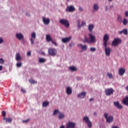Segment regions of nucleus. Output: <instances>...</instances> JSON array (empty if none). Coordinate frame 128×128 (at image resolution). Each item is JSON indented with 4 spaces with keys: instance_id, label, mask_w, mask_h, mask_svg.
Wrapping results in <instances>:
<instances>
[{
    "instance_id": "nucleus-55",
    "label": "nucleus",
    "mask_w": 128,
    "mask_h": 128,
    "mask_svg": "<svg viewBox=\"0 0 128 128\" xmlns=\"http://www.w3.org/2000/svg\"><path fill=\"white\" fill-rule=\"evenodd\" d=\"M94 116H96V112H94Z\"/></svg>"
},
{
    "instance_id": "nucleus-17",
    "label": "nucleus",
    "mask_w": 128,
    "mask_h": 128,
    "mask_svg": "<svg viewBox=\"0 0 128 128\" xmlns=\"http://www.w3.org/2000/svg\"><path fill=\"white\" fill-rule=\"evenodd\" d=\"M16 37L19 40H22L24 38V35L22 34V33L16 34Z\"/></svg>"
},
{
    "instance_id": "nucleus-7",
    "label": "nucleus",
    "mask_w": 128,
    "mask_h": 128,
    "mask_svg": "<svg viewBox=\"0 0 128 128\" xmlns=\"http://www.w3.org/2000/svg\"><path fill=\"white\" fill-rule=\"evenodd\" d=\"M120 44H122V40L120 38H116L112 42V46H117Z\"/></svg>"
},
{
    "instance_id": "nucleus-48",
    "label": "nucleus",
    "mask_w": 128,
    "mask_h": 128,
    "mask_svg": "<svg viewBox=\"0 0 128 128\" xmlns=\"http://www.w3.org/2000/svg\"><path fill=\"white\" fill-rule=\"evenodd\" d=\"M82 26H86V22L84 21L82 22Z\"/></svg>"
},
{
    "instance_id": "nucleus-44",
    "label": "nucleus",
    "mask_w": 128,
    "mask_h": 128,
    "mask_svg": "<svg viewBox=\"0 0 128 128\" xmlns=\"http://www.w3.org/2000/svg\"><path fill=\"white\" fill-rule=\"evenodd\" d=\"M31 54H32V52H30V51H29L28 52L27 56H30Z\"/></svg>"
},
{
    "instance_id": "nucleus-12",
    "label": "nucleus",
    "mask_w": 128,
    "mask_h": 128,
    "mask_svg": "<svg viewBox=\"0 0 128 128\" xmlns=\"http://www.w3.org/2000/svg\"><path fill=\"white\" fill-rule=\"evenodd\" d=\"M110 52H112V48L108 47L105 48V54L107 56H110Z\"/></svg>"
},
{
    "instance_id": "nucleus-49",
    "label": "nucleus",
    "mask_w": 128,
    "mask_h": 128,
    "mask_svg": "<svg viewBox=\"0 0 128 128\" xmlns=\"http://www.w3.org/2000/svg\"><path fill=\"white\" fill-rule=\"evenodd\" d=\"M125 16H128V11H126L125 12Z\"/></svg>"
},
{
    "instance_id": "nucleus-9",
    "label": "nucleus",
    "mask_w": 128,
    "mask_h": 128,
    "mask_svg": "<svg viewBox=\"0 0 128 128\" xmlns=\"http://www.w3.org/2000/svg\"><path fill=\"white\" fill-rule=\"evenodd\" d=\"M114 106H116V108H118V110H122V106L120 104V102L118 101L114 102Z\"/></svg>"
},
{
    "instance_id": "nucleus-4",
    "label": "nucleus",
    "mask_w": 128,
    "mask_h": 128,
    "mask_svg": "<svg viewBox=\"0 0 128 128\" xmlns=\"http://www.w3.org/2000/svg\"><path fill=\"white\" fill-rule=\"evenodd\" d=\"M48 54L50 56H56V50L54 48H50L48 50Z\"/></svg>"
},
{
    "instance_id": "nucleus-30",
    "label": "nucleus",
    "mask_w": 128,
    "mask_h": 128,
    "mask_svg": "<svg viewBox=\"0 0 128 128\" xmlns=\"http://www.w3.org/2000/svg\"><path fill=\"white\" fill-rule=\"evenodd\" d=\"M117 20L119 22H121L122 20V16H120V15L118 14V19Z\"/></svg>"
},
{
    "instance_id": "nucleus-23",
    "label": "nucleus",
    "mask_w": 128,
    "mask_h": 128,
    "mask_svg": "<svg viewBox=\"0 0 128 128\" xmlns=\"http://www.w3.org/2000/svg\"><path fill=\"white\" fill-rule=\"evenodd\" d=\"M94 24H90L88 26V30L90 32H92V30H94Z\"/></svg>"
},
{
    "instance_id": "nucleus-50",
    "label": "nucleus",
    "mask_w": 128,
    "mask_h": 128,
    "mask_svg": "<svg viewBox=\"0 0 128 128\" xmlns=\"http://www.w3.org/2000/svg\"><path fill=\"white\" fill-rule=\"evenodd\" d=\"M74 46V43L72 42L70 44V46Z\"/></svg>"
},
{
    "instance_id": "nucleus-45",
    "label": "nucleus",
    "mask_w": 128,
    "mask_h": 128,
    "mask_svg": "<svg viewBox=\"0 0 128 128\" xmlns=\"http://www.w3.org/2000/svg\"><path fill=\"white\" fill-rule=\"evenodd\" d=\"M21 90H22V92H24V94L26 92V90L24 89L23 88H21Z\"/></svg>"
},
{
    "instance_id": "nucleus-11",
    "label": "nucleus",
    "mask_w": 128,
    "mask_h": 128,
    "mask_svg": "<svg viewBox=\"0 0 128 128\" xmlns=\"http://www.w3.org/2000/svg\"><path fill=\"white\" fill-rule=\"evenodd\" d=\"M74 10H76V8H74V6H68L66 9V11L69 12H74Z\"/></svg>"
},
{
    "instance_id": "nucleus-37",
    "label": "nucleus",
    "mask_w": 128,
    "mask_h": 128,
    "mask_svg": "<svg viewBox=\"0 0 128 128\" xmlns=\"http://www.w3.org/2000/svg\"><path fill=\"white\" fill-rule=\"evenodd\" d=\"M60 114V111H58V110H54L53 114L54 116L55 114Z\"/></svg>"
},
{
    "instance_id": "nucleus-28",
    "label": "nucleus",
    "mask_w": 128,
    "mask_h": 128,
    "mask_svg": "<svg viewBox=\"0 0 128 128\" xmlns=\"http://www.w3.org/2000/svg\"><path fill=\"white\" fill-rule=\"evenodd\" d=\"M70 70H71V72H76V68L74 66H70L69 67Z\"/></svg>"
},
{
    "instance_id": "nucleus-14",
    "label": "nucleus",
    "mask_w": 128,
    "mask_h": 128,
    "mask_svg": "<svg viewBox=\"0 0 128 128\" xmlns=\"http://www.w3.org/2000/svg\"><path fill=\"white\" fill-rule=\"evenodd\" d=\"M70 40H72V36H69L68 38H63L62 39V42L64 44H66V42H70Z\"/></svg>"
},
{
    "instance_id": "nucleus-25",
    "label": "nucleus",
    "mask_w": 128,
    "mask_h": 128,
    "mask_svg": "<svg viewBox=\"0 0 128 128\" xmlns=\"http://www.w3.org/2000/svg\"><path fill=\"white\" fill-rule=\"evenodd\" d=\"M109 38H110V37L108 36V34H106L104 36L103 40L104 42H108Z\"/></svg>"
},
{
    "instance_id": "nucleus-53",
    "label": "nucleus",
    "mask_w": 128,
    "mask_h": 128,
    "mask_svg": "<svg viewBox=\"0 0 128 128\" xmlns=\"http://www.w3.org/2000/svg\"><path fill=\"white\" fill-rule=\"evenodd\" d=\"M60 128H64V125L61 126Z\"/></svg>"
},
{
    "instance_id": "nucleus-16",
    "label": "nucleus",
    "mask_w": 128,
    "mask_h": 128,
    "mask_svg": "<svg viewBox=\"0 0 128 128\" xmlns=\"http://www.w3.org/2000/svg\"><path fill=\"white\" fill-rule=\"evenodd\" d=\"M126 73V69L123 68H120L118 70V74L120 76H124Z\"/></svg>"
},
{
    "instance_id": "nucleus-15",
    "label": "nucleus",
    "mask_w": 128,
    "mask_h": 128,
    "mask_svg": "<svg viewBox=\"0 0 128 128\" xmlns=\"http://www.w3.org/2000/svg\"><path fill=\"white\" fill-rule=\"evenodd\" d=\"M86 94V92H82L80 94H78V98H84Z\"/></svg>"
},
{
    "instance_id": "nucleus-19",
    "label": "nucleus",
    "mask_w": 128,
    "mask_h": 128,
    "mask_svg": "<svg viewBox=\"0 0 128 128\" xmlns=\"http://www.w3.org/2000/svg\"><path fill=\"white\" fill-rule=\"evenodd\" d=\"M118 33L120 34H125V36H126L128 35V29H124L121 31H119Z\"/></svg>"
},
{
    "instance_id": "nucleus-54",
    "label": "nucleus",
    "mask_w": 128,
    "mask_h": 128,
    "mask_svg": "<svg viewBox=\"0 0 128 128\" xmlns=\"http://www.w3.org/2000/svg\"><path fill=\"white\" fill-rule=\"evenodd\" d=\"M112 128H118L116 126H114L112 127Z\"/></svg>"
},
{
    "instance_id": "nucleus-2",
    "label": "nucleus",
    "mask_w": 128,
    "mask_h": 128,
    "mask_svg": "<svg viewBox=\"0 0 128 128\" xmlns=\"http://www.w3.org/2000/svg\"><path fill=\"white\" fill-rule=\"evenodd\" d=\"M59 22L61 24L64 26L66 28H70V22L66 19H61L60 20Z\"/></svg>"
},
{
    "instance_id": "nucleus-36",
    "label": "nucleus",
    "mask_w": 128,
    "mask_h": 128,
    "mask_svg": "<svg viewBox=\"0 0 128 128\" xmlns=\"http://www.w3.org/2000/svg\"><path fill=\"white\" fill-rule=\"evenodd\" d=\"M29 82L30 84H36V82L34 81V80H29Z\"/></svg>"
},
{
    "instance_id": "nucleus-8",
    "label": "nucleus",
    "mask_w": 128,
    "mask_h": 128,
    "mask_svg": "<svg viewBox=\"0 0 128 128\" xmlns=\"http://www.w3.org/2000/svg\"><path fill=\"white\" fill-rule=\"evenodd\" d=\"M36 32H33L31 34L30 42H31L32 44H34V40H36Z\"/></svg>"
},
{
    "instance_id": "nucleus-6",
    "label": "nucleus",
    "mask_w": 128,
    "mask_h": 128,
    "mask_svg": "<svg viewBox=\"0 0 128 128\" xmlns=\"http://www.w3.org/2000/svg\"><path fill=\"white\" fill-rule=\"evenodd\" d=\"M83 120L88 124L89 128H91L92 126V122L90 120V118L88 116H86L84 117Z\"/></svg>"
},
{
    "instance_id": "nucleus-5",
    "label": "nucleus",
    "mask_w": 128,
    "mask_h": 128,
    "mask_svg": "<svg viewBox=\"0 0 128 128\" xmlns=\"http://www.w3.org/2000/svg\"><path fill=\"white\" fill-rule=\"evenodd\" d=\"M104 92L106 96H110L114 94V89L112 88H108L105 89Z\"/></svg>"
},
{
    "instance_id": "nucleus-22",
    "label": "nucleus",
    "mask_w": 128,
    "mask_h": 128,
    "mask_svg": "<svg viewBox=\"0 0 128 128\" xmlns=\"http://www.w3.org/2000/svg\"><path fill=\"white\" fill-rule=\"evenodd\" d=\"M3 120H6V122H12V118H6L4 117Z\"/></svg>"
},
{
    "instance_id": "nucleus-58",
    "label": "nucleus",
    "mask_w": 128,
    "mask_h": 128,
    "mask_svg": "<svg viewBox=\"0 0 128 128\" xmlns=\"http://www.w3.org/2000/svg\"><path fill=\"white\" fill-rule=\"evenodd\" d=\"M78 28H80V26H78Z\"/></svg>"
},
{
    "instance_id": "nucleus-43",
    "label": "nucleus",
    "mask_w": 128,
    "mask_h": 128,
    "mask_svg": "<svg viewBox=\"0 0 128 128\" xmlns=\"http://www.w3.org/2000/svg\"><path fill=\"white\" fill-rule=\"evenodd\" d=\"M6 111H3L2 112V116H6Z\"/></svg>"
},
{
    "instance_id": "nucleus-27",
    "label": "nucleus",
    "mask_w": 128,
    "mask_h": 128,
    "mask_svg": "<svg viewBox=\"0 0 128 128\" xmlns=\"http://www.w3.org/2000/svg\"><path fill=\"white\" fill-rule=\"evenodd\" d=\"M64 118V114L62 113V112H59V118L60 120H62Z\"/></svg>"
},
{
    "instance_id": "nucleus-24",
    "label": "nucleus",
    "mask_w": 128,
    "mask_h": 128,
    "mask_svg": "<svg viewBox=\"0 0 128 128\" xmlns=\"http://www.w3.org/2000/svg\"><path fill=\"white\" fill-rule=\"evenodd\" d=\"M46 42H50L52 40V37L50 36V35L47 34L46 36Z\"/></svg>"
},
{
    "instance_id": "nucleus-35",
    "label": "nucleus",
    "mask_w": 128,
    "mask_h": 128,
    "mask_svg": "<svg viewBox=\"0 0 128 128\" xmlns=\"http://www.w3.org/2000/svg\"><path fill=\"white\" fill-rule=\"evenodd\" d=\"M107 76L110 78H114L112 74L110 73H108Z\"/></svg>"
},
{
    "instance_id": "nucleus-20",
    "label": "nucleus",
    "mask_w": 128,
    "mask_h": 128,
    "mask_svg": "<svg viewBox=\"0 0 128 128\" xmlns=\"http://www.w3.org/2000/svg\"><path fill=\"white\" fill-rule=\"evenodd\" d=\"M66 92L67 94H72V90L70 87H68L66 90Z\"/></svg>"
},
{
    "instance_id": "nucleus-42",
    "label": "nucleus",
    "mask_w": 128,
    "mask_h": 128,
    "mask_svg": "<svg viewBox=\"0 0 128 128\" xmlns=\"http://www.w3.org/2000/svg\"><path fill=\"white\" fill-rule=\"evenodd\" d=\"M30 119H27L26 120H24L22 121V122L26 124V123L28 122H30Z\"/></svg>"
},
{
    "instance_id": "nucleus-1",
    "label": "nucleus",
    "mask_w": 128,
    "mask_h": 128,
    "mask_svg": "<svg viewBox=\"0 0 128 128\" xmlns=\"http://www.w3.org/2000/svg\"><path fill=\"white\" fill-rule=\"evenodd\" d=\"M90 39L85 36V39L84 42H88V44H90V42H96V36H94L92 33L88 34Z\"/></svg>"
},
{
    "instance_id": "nucleus-13",
    "label": "nucleus",
    "mask_w": 128,
    "mask_h": 128,
    "mask_svg": "<svg viewBox=\"0 0 128 128\" xmlns=\"http://www.w3.org/2000/svg\"><path fill=\"white\" fill-rule=\"evenodd\" d=\"M78 46L80 48H82V50L86 51L88 50V46L86 45H82V44H78Z\"/></svg>"
},
{
    "instance_id": "nucleus-26",
    "label": "nucleus",
    "mask_w": 128,
    "mask_h": 128,
    "mask_svg": "<svg viewBox=\"0 0 128 128\" xmlns=\"http://www.w3.org/2000/svg\"><path fill=\"white\" fill-rule=\"evenodd\" d=\"M16 60H22V58L20 55V53H16Z\"/></svg>"
},
{
    "instance_id": "nucleus-41",
    "label": "nucleus",
    "mask_w": 128,
    "mask_h": 128,
    "mask_svg": "<svg viewBox=\"0 0 128 128\" xmlns=\"http://www.w3.org/2000/svg\"><path fill=\"white\" fill-rule=\"evenodd\" d=\"M22 66V62L17 63V64H16V66L18 68H20V66Z\"/></svg>"
},
{
    "instance_id": "nucleus-31",
    "label": "nucleus",
    "mask_w": 128,
    "mask_h": 128,
    "mask_svg": "<svg viewBox=\"0 0 128 128\" xmlns=\"http://www.w3.org/2000/svg\"><path fill=\"white\" fill-rule=\"evenodd\" d=\"M94 10H98V4H94Z\"/></svg>"
},
{
    "instance_id": "nucleus-29",
    "label": "nucleus",
    "mask_w": 128,
    "mask_h": 128,
    "mask_svg": "<svg viewBox=\"0 0 128 128\" xmlns=\"http://www.w3.org/2000/svg\"><path fill=\"white\" fill-rule=\"evenodd\" d=\"M48 104H50V102L46 101L43 102L42 104V106H44V108H46V106H48Z\"/></svg>"
},
{
    "instance_id": "nucleus-57",
    "label": "nucleus",
    "mask_w": 128,
    "mask_h": 128,
    "mask_svg": "<svg viewBox=\"0 0 128 128\" xmlns=\"http://www.w3.org/2000/svg\"><path fill=\"white\" fill-rule=\"evenodd\" d=\"M106 10L108 9V6H106Z\"/></svg>"
},
{
    "instance_id": "nucleus-52",
    "label": "nucleus",
    "mask_w": 128,
    "mask_h": 128,
    "mask_svg": "<svg viewBox=\"0 0 128 128\" xmlns=\"http://www.w3.org/2000/svg\"><path fill=\"white\" fill-rule=\"evenodd\" d=\"M2 70V66H0V70Z\"/></svg>"
},
{
    "instance_id": "nucleus-38",
    "label": "nucleus",
    "mask_w": 128,
    "mask_h": 128,
    "mask_svg": "<svg viewBox=\"0 0 128 128\" xmlns=\"http://www.w3.org/2000/svg\"><path fill=\"white\" fill-rule=\"evenodd\" d=\"M0 64H4V60L2 58H0Z\"/></svg>"
},
{
    "instance_id": "nucleus-47",
    "label": "nucleus",
    "mask_w": 128,
    "mask_h": 128,
    "mask_svg": "<svg viewBox=\"0 0 128 128\" xmlns=\"http://www.w3.org/2000/svg\"><path fill=\"white\" fill-rule=\"evenodd\" d=\"M4 42V40H2V38H0V44H2Z\"/></svg>"
},
{
    "instance_id": "nucleus-18",
    "label": "nucleus",
    "mask_w": 128,
    "mask_h": 128,
    "mask_svg": "<svg viewBox=\"0 0 128 128\" xmlns=\"http://www.w3.org/2000/svg\"><path fill=\"white\" fill-rule=\"evenodd\" d=\"M42 20H43L44 23L45 24H50V20L49 18H46L43 17Z\"/></svg>"
},
{
    "instance_id": "nucleus-32",
    "label": "nucleus",
    "mask_w": 128,
    "mask_h": 128,
    "mask_svg": "<svg viewBox=\"0 0 128 128\" xmlns=\"http://www.w3.org/2000/svg\"><path fill=\"white\" fill-rule=\"evenodd\" d=\"M128 24V20H126V18L124 19V20H123V24L124 26H126V24Z\"/></svg>"
},
{
    "instance_id": "nucleus-46",
    "label": "nucleus",
    "mask_w": 128,
    "mask_h": 128,
    "mask_svg": "<svg viewBox=\"0 0 128 128\" xmlns=\"http://www.w3.org/2000/svg\"><path fill=\"white\" fill-rule=\"evenodd\" d=\"M78 10H80V12H82V10H84V9L82 8V6H79Z\"/></svg>"
},
{
    "instance_id": "nucleus-10",
    "label": "nucleus",
    "mask_w": 128,
    "mask_h": 128,
    "mask_svg": "<svg viewBox=\"0 0 128 128\" xmlns=\"http://www.w3.org/2000/svg\"><path fill=\"white\" fill-rule=\"evenodd\" d=\"M76 126V124L72 122H69L66 126V128H74Z\"/></svg>"
},
{
    "instance_id": "nucleus-21",
    "label": "nucleus",
    "mask_w": 128,
    "mask_h": 128,
    "mask_svg": "<svg viewBox=\"0 0 128 128\" xmlns=\"http://www.w3.org/2000/svg\"><path fill=\"white\" fill-rule=\"evenodd\" d=\"M122 103L125 104V106H128V96H126L125 98L123 100Z\"/></svg>"
},
{
    "instance_id": "nucleus-33",
    "label": "nucleus",
    "mask_w": 128,
    "mask_h": 128,
    "mask_svg": "<svg viewBox=\"0 0 128 128\" xmlns=\"http://www.w3.org/2000/svg\"><path fill=\"white\" fill-rule=\"evenodd\" d=\"M46 62V59L44 58H39V62L42 63Z\"/></svg>"
},
{
    "instance_id": "nucleus-40",
    "label": "nucleus",
    "mask_w": 128,
    "mask_h": 128,
    "mask_svg": "<svg viewBox=\"0 0 128 128\" xmlns=\"http://www.w3.org/2000/svg\"><path fill=\"white\" fill-rule=\"evenodd\" d=\"M51 42H52V44H53L54 45L56 46H58V44L56 42H54V40H52L51 41Z\"/></svg>"
},
{
    "instance_id": "nucleus-34",
    "label": "nucleus",
    "mask_w": 128,
    "mask_h": 128,
    "mask_svg": "<svg viewBox=\"0 0 128 128\" xmlns=\"http://www.w3.org/2000/svg\"><path fill=\"white\" fill-rule=\"evenodd\" d=\"M104 46L105 48H108V41H104Z\"/></svg>"
},
{
    "instance_id": "nucleus-39",
    "label": "nucleus",
    "mask_w": 128,
    "mask_h": 128,
    "mask_svg": "<svg viewBox=\"0 0 128 128\" xmlns=\"http://www.w3.org/2000/svg\"><path fill=\"white\" fill-rule=\"evenodd\" d=\"M96 49L94 48H90V52H96Z\"/></svg>"
},
{
    "instance_id": "nucleus-51",
    "label": "nucleus",
    "mask_w": 128,
    "mask_h": 128,
    "mask_svg": "<svg viewBox=\"0 0 128 128\" xmlns=\"http://www.w3.org/2000/svg\"><path fill=\"white\" fill-rule=\"evenodd\" d=\"M92 100H94V98H90V102H92Z\"/></svg>"
},
{
    "instance_id": "nucleus-56",
    "label": "nucleus",
    "mask_w": 128,
    "mask_h": 128,
    "mask_svg": "<svg viewBox=\"0 0 128 128\" xmlns=\"http://www.w3.org/2000/svg\"><path fill=\"white\" fill-rule=\"evenodd\" d=\"M113 7H114V6H110V8H113Z\"/></svg>"
},
{
    "instance_id": "nucleus-3",
    "label": "nucleus",
    "mask_w": 128,
    "mask_h": 128,
    "mask_svg": "<svg viewBox=\"0 0 128 128\" xmlns=\"http://www.w3.org/2000/svg\"><path fill=\"white\" fill-rule=\"evenodd\" d=\"M104 116L107 122H108V124H110V122H112L114 121V117L112 116H108V113H105L104 114Z\"/></svg>"
}]
</instances>
